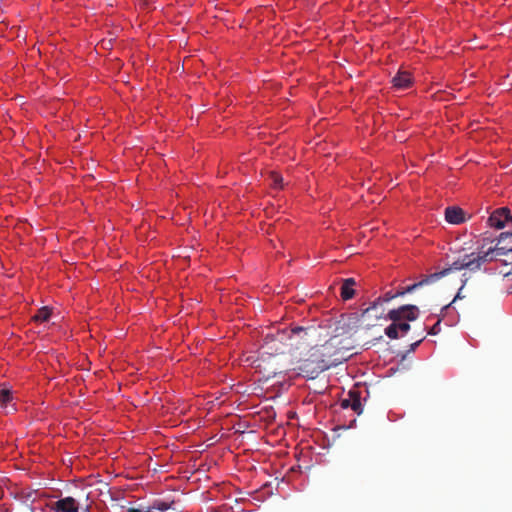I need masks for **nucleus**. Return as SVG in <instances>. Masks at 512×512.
<instances>
[{"label":"nucleus","instance_id":"nucleus-1","mask_svg":"<svg viewBox=\"0 0 512 512\" xmlns=\"http://www.w3.org/2000/svg\"><path fill=\"white\" fill-rule=\"evenodd\" d=\"M332 339L325 344L314 345L308 353V357L298 361L297 366L293 368L298 375H302L309 379L316 378L321 372L330 368V357L332 352L330 348Z\"/></svg>","mask_w":512,"mask_h":512},{"label":"nucleus","instance_id":"nucleus-2","mask_svg":"<svg viewBox=\"0 0 512 512\" xmlns=\"http://www.w3.org/2000/svg\"><path fill=\"white\" fill-rule=\"evenodd\" d=\"M480 256L485 258V263L496 261L501 262L503 268L499 270V274L504 277L512 274V268H507L510 264L509 259L512 253V233L502 232L496 239L494 247L483 250V247L478 251Z\"/></svg>","mask_w":512,"mask_h":512},{"label":"nucleus","instance_id":"nucleus-3","mask_svg":"<svg viewBox=\"0 0 512 512\" xmlns=\"http://www.w3.org/2000/svg\"><path fill=\"white\" fill-rule=\"evenodd\" d=\"M417 316L418 308L415 305H403L398 309L390 310L387 317L392 321V324L385 329V334L391 339H397L399 337L397 322L402 319L414 321Z\"/></svg>","mask_w":512,"mask_h":512},{"label":"nucleus","instance_id":"nucleus-4","mask_svg":"<svg viewBox=\"0 0 512 512\" xmlns=\"http://www.w3.org/2000/svg\"><path fill=\"white\" fill-rule=\"evenodd\" d=\"M485 264V258L480 256L478 252H472L470 254H465L463 257L455 260L448 268L444 270H448V274L451 271H459V270H469L470 272H477L481 270L482 265Z\"/></svg>","mask_w":512,"mask_h":512},{"label":"nucleus","instance_id":"nucleus-5","mask_svg":"<svg viewBox=\"0 0 512 512\" xmlns=\"http://www.w3.org/2000/svg\"><path fill=\"white\" fill-rule=\"evenodd\" d=\"M318 336L319 329L314 326H309L306 328L297 326L291 329L289 339L293 342L290 345H312L314 342H316Z\"/></svg>","mask_w":512,"mask_h":512},{"label":"nucleus","instance_id":"nucleus-6","mask_svg":"<svg viewBox=\"0 0 512 512\" xmlns=\"http://www.w3.org/2000/svg\"><path fill=\"white\" fill-rule=\"evenodd\" d=\"M286 338L285 332H278L276 335L267 334L264 338L263 345L261 347L263 354H279L283 352L284 340Z\"/></svg>","mask_w":512,"mask_h":512},{"label":"nucleus","instance_id":"nucleus-7","mask_svg":"<svg viewBox=\"0 0 512 512\" xmlns=\"http://www.w3.org/2000/svg\"><path fill=\"white\" fill-rule=\"evenodd\" d=\"M512 220L510 209L508 207H502L496 209L488 218V223L491 227L496 229H502L505 223Z\"/></svg>","mask_w":512,"mask_h":512},{"label":"nucleus","instance_id":"nucleus-8","mask_svg":"<svg viewBox=\"0 0 512 512\" xmlns=\"http://www.w3.org/2000/svg\"><path fill=\"white\" fill-rule=\"evenodd\" d=\"M52 509L54 512H78L79 505L78 502L73 497H65L56 501Z\"/></svg>","mask_w":512,"mask_h":512},{"label":"nucleus","instance_id":"nucleus-9","mask_svg":"<svg viewBox=\"0 0 512 512\" xmlns=\"http://www.w3.org/2000/svg\"><path fill=\"white\" fill-rule=\"evenodd\" d=\"M341 407L344 409L351 408L357 414L362 413V404L359 393L357 391H349L348 398L342 399Z\"/></svg>","mask_w":512,"mask_h":512},{"label":"nucleus","instance_id":"nucleus-10","mask_svg":"<svg viewBox=\"0 0 512 512\" xmlns=\"http://www.w3.org/2000/svg\"><path fill=\"white\" fill-rule=\"evenodd\" d=\"M445 219L450 224L458 225L465 222V214L460 207H447L445 209Z\"/></svg>","mask_w":512,"mask_h":512},{"label":"nucleus","instance_id":"nucleus-11","mask_svg":"<svg viewBox=\"0 0 512 512\" xmlns=\"http://www.w3.org/2000/svg\"><path fill=\"white\" fill-rule=\"evenodd\" d=\"M393 86L398 90H404L411 86L412 77L407 71H399L392 79Z\"/></svg>","mask_w":512,"mask_h":512},{"label":"nucleus","instance_id":"nucleus-12","mask_svg":"<svg viewBox=\"0 0 512 512\" xmlns=\"http://www.w3.org/2000/svg\"><path fill=\"white\" fill-rule=\"evenodd\" d=\"M356 285V281L354 278H346L343 280L341 285V298L343 300H350L355 295L354 286Z\"/></svg>","mask_w":512,"mask_h":512},{"label":"nucleus","instance_id":"nucleus-13","mask_svg":"<svg viewBox=\"0 0 512 512\" xmlns=\"http://www.w3.org/2000/svg\"><path fill=\"white\" fill-rule=\"evenodd\" d=\"M396 298V295L392 292H386L383 296V298H378L376 301H374L368 308L363 310L362 317H366L370 312L376 311L378 306L381 305L382 302H389L390 300Z\"/></svg>","mask_w":512,"mask_h":512},{"label":"nucleus","instance_id":"nucleus-14","mask_svg":"<svg viewBox=\"0 0 512 512\" xmlns=\"http://www.w3.org/2000/svg\"><path fill=\"white\" fill-rule=\"evenodd\" d=\"M446 275H448V270H441L439 272L426 275L422 280L419 281L420 286L423 287L425 285L433 284Z\"/></svg>","mask_w":512,"mask_h":512},{"label":"nucleus","instance_id":"nucleus-15","mask_svg":"<svg viewBox=\"0 0 512 512\" xmlns=\"http://www.w3.org/2000/svg\"><path fill=\"white\" fill-rule=\"evenodd\" d=\"M268 179L275 189H282L284 187L283 177L279 173L275 171L270 172Z\"/></svg>","mask_w":512,"mask_h":512},{"label":"nucleus","instance_id":"nucleus-16","mask_svg":"<svg viewBox=\"0 0 512 512\" xmlns=\"http://www.w3.org/2000/svg\"><path fill=\"white\" fill-rule=\"evenodd\" d=\"M50 315H51V312H50L49 308L42 307L41 309H39L37 311V313L32 317V319L35 322L42 323V322L47 321L50 318Z\"/></svg>","mask_w":512,"mask_h":512},{"label":"nucleus","instance_id":"nucleus-17","mask_svg":"<svg viewBox=\"0 0 512 512\" xmlns=\"http://www.w3.org/2000/svg\"><path fill=\"white\" fill-rule=\"evenodd\" d=\"M463 279H462V286L460 287L459 291L457 292L456 296L454 297V299L447 305H445L443 308H442V312H444L445 310H447L455 301H457L458 299H462L464 298V296L462 295V289L463 287L466 285L467 283V280L468 278L466 277V273H464L462 275Z\"/></svg>","mask_w":512,"mask_h":512},{"label":"nucleus","instance_id":"nucleus-18","mask_svg":"<svg viewBox=\"0 0 512 512\" xmlns=\"http://www.w3.org/2000/svg\"><path fill=\"white\" fill-rule=\"evenodd\" d=\"M12 399L11 391L9 388L0 387V405H6Z\"/></svg>","mask_w":512,"mask_h":512},{"label":"nucleus","instance_id":"nucleus-19","mask_svg":"<svg viewBox=\"0 0 512 512\" xmlns=\"http://www.w3.org/2000/svg\"><path fill=\"white\" fill-rule=\"evenodd\" d=\"M172 503H168L165 501H156L152 506V510H158V511H166L171 508Z\"/></svg>","mask_w":512,"mask_h":512},{"label":"nucleus","instance_id":"nucleus-20","mask_svg":"<svg viewBox=\"0 0 512 512\" xmlns=\"http://www.w3.org/2000/svg\"><path fill=\"white\" fill-rule=\"evenodd\" d=\"M397 327L399 332H401L402 334H406L410 330V324L406 322H397Z\"/></svg>","mask_w":512,"mask_h":512},{"label":"nucleus","instance_id":"nucleus-21","mask_svg":"<svg viewBox=\"0 0 512 512\" xmlns=\"http://www.w3.org/2000/svg\"><path fill=\"white\" fill-rule=\"evenodd\" d=\"M440 323H441V318L438 319V321L429 329L428 334H430V335L438 334L441 330Z\"/></svg>","mask_w":512,"mask_h":512},{"label":"nucleus","instance_id":"nucleus-22","mask_svg":"<svg viewBox=\"0 0 512 512\" xmlns=\"http://www.w3.org/2000/svg\"><path fill=\"white\" fill-rule=\"evenodd\" d=\"M152 511V508L147 506V507H142V508H134V507H131V508H128L127 509V512H151Z\"/></svg>","mask_w":512,"mask_h":512},{"label":"nucleus","instance_id":"nucleus-23","mask_svg":"<svg viewBox=\"0 0 512 512\" xmlns=\"http://www.w3.org/2000/svg\"><path fill=\"white\" fill-rule=\"evenodd\" d=\"M420 287H421L420 283L417 282V283L407 286L403 290H404L405 294H407V293H411V292L415 291L417 288H420Z\"/></svg>","mask_w":512,"mask_h":512},{"label":"nucleus","instance_id":"nucleus-24","mask_svg":"<svg viewBox=\"0 0 512 512\" xmlns=\"http://www.w3.org/2000/svg\"><path fill=\"white\" fill-rule=\"evenodd\" d=\"M423 339H424V337H422V338H421V339H419L418 341H416V342L412 343V344L410 345V349H409V351H414V350L419 346V344L422 342V340H423Z\"/></svg>","mask_w":512,"mask_h":512},{"label":"nucleus","instance_id":"nucleus-25","mask_svg":"<svg viewBox=\"0 0 512 512\" xmlns=\"http://www.w3.org/2000/svg\"><path fill=\"white\" fill-rule=\"evenodd\" d=\"M394 294L396 295V297H398V296H403V295H405V292H404V290H399V291H397V292H396V293H394Z\"/></svg>","mask_w":512,"mask_h":512},{"label":"nucleus","instance_id":"nucleus-26","mask_svg":"<svg viewBox=\"0 0 512 512\" xmlns=\"http://www.w3.org/2000/svg\"><path fill=\"white\" fill-rule=\"evenodd\" d=\"M381 315H382V312H380L379 314H376V315H375V317H376V318H380V317H381Z\"/></svg>","mask_w":512,"mask_h":512}]
</instances>
